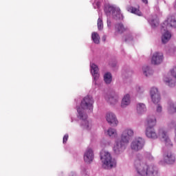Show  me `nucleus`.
<instances>
[{
  "instance_id": "nucleus-9",
  "label": "nucleus",
  "mask_w": 176,
  "mask_h": 176,
  "mask_svg": "<svg viewBox=\"0 0 176 176\" xmlns=\"http://www.w3.org/2000/svg\"><path fill=\"white\" fill-rule=\"evenodd\" d=\"M133 135H134V131L132 129H126L123 131L121 135V139H122L124 141H126L127 143L129 144Z\"/></svg>"
},
{
  "instance_id": "nucleus-27",
  "label": "nucleus",
  "mask_w": 176,
  "mask_h": 176,
  "mask_svg": "<svg viewBox=\"0 0 176 176\" xmlns=\"http://www.w3.org/2000/svg\"><path fill=\"white\" fill-rule=\"evenodd\" d=\"M168 110L169 113H174V112H176V107L174 106V104H170Z\"/></svg>"
},
{
  "instance_id": "nucleus-7",
  "label": "nucleus",
  "mask_w": 176,
  "mask_h": 176,
  "mask_svg": "<svg viewBox=\"0 0 176 176\" xmlns=\"http://www.w3.org/2000/svg\"><path fill=\"white\" fill-rule=\"evenodd\" d=\"M159 137L164 140L166 148H173V142H171V140H170V138L167 135V132L164 129L159 130Z\"/></svg>"
},
{
  "instance_id": "nucleus-22",
  "label": "nucleus",
  "mask_w": 176,
  "mask_h": 176,
  "mask_svg": "<svg viewBox=\"0 0 176 176\" xmlns=\"http://www.w3.org/2000/svg\"><path fill=\"white\" fill-rule=\"evenodd\" d=\"M104 10L107 13H111L112 16H115L116 13V8L111 6H108Z\"/></svg>"
},
{
  "instance_id": "nucleus-21",
  "label": "nucleus",
  "mask_w": 176,
  "mask_h": 176,
  "mask_svg": "<svg viewBox=\"0 0 176 176\" xmlns=\"http://www.w3.org/2000/svg\"><path fill=\"white\" fill-rule=\"evenodd\" d=\"M164 82L168 85V86H170V87H174V86H175V80L169 77L165 78Z\"/></svg>"
},
{
  "instance_id": "nucleus-34",
  "label": "nucleus",
  "mask_w": 176,
  "mask_h": 176,
  "mask_svg": "<svg viewBox=\"0 0 176 176\" xmlns=\"http://www.w3.org/2000/svg\"><path fill=\"white\" fill-rule=\"evenodd\" d=\"M102 41H103V42H105V41H107V36H103V37L102 38Z\"/></svg>"
},
{
  "instance_id": "nucleus-24",
  "label": "nucleus",
  "mask_w": 176,
  "mask_h": 176,
  "mask_svg": "<svg viewBox=\"0 0 176 176\" xmlns=\"http://www.w3.org/2000/svg\"><path fill=\"white\" fill-rule=\"evenodd\" d=\"M104 80L107 85H109L112 82V75L111 73H106L104 76Z\"/></svg>"
},
{
  "instance_id": "nucleus-25",
  "label": "nucleus",
  "mask_w": 176,
  "mask_h": 176,
  "mask_svg": "<svg viewBox=\"0 0 176 176\" xmlns=\"http://www.w3.org/2000/svg\"><path fill=\"white\" fill-rule=\"evenodd\" d=\"M107 135L109 137H116V135H118V133L116 132V129L113 128H109L107 130Z\"/></svg>"
},
{
  "instance_id": "nucleus-35",
  "label": "nucleus",
  "mask_w": 176,
  "mask_h": 176,
  "mask_svg": "<svg viewBox=\"0 0 176 176\" xmlns=\"http://www.w3.org/2000/svg\"><path fill=\"white\" fill-rule=\"evenodd\" d=\"M143 3H148V0H142Z\"/></svg>"
},
{
  "instance_id": "nucleus-10",
  "label": "nucleus",
  "mask_w": 176,
  "mask_h": 176,
  "mask_svg": "<svg viewBox=\"0 0 176 176\" xmlns=\"http://www.w3.org/2000/svg\"><path fill=\"white\" fill-rule=\"evenodd\" d=\"M150 94L151 100L154 104H157L160 101V94H159V91L157 88H151L150 91Z\"/></svg>"
},
{
  "instance_id": "nucleus-13",
  "label": "nucleus",
  "mask_w": 176,
  "mask_h": 176,
  "mask_svg": "<svg viewBox=\"0 0 176 176\" xmlns=\"http://www.w3.org/2000/svg\"><path fill=\"white\" fill-rule=\"evenodd\" d=\"M91 74L94 76V82H95V85L97 83V80H98V78H100V74H98V67L94 64L92 63L91 65Z\"/></svg>"
},
{
  "instance_id": "nucleus-23",
  "label": "nucleus",
  "mask_w": 176,
  "mask_h": 176,
  "mask_svg": "<svg viewBox=\"0 0 176 176\" xmlns=\"http://www.w3.org/2000/svg\"><path fill=\"white\" fill-rule=\"evenodd\" d=\"M91 38L93 41L96 44L98 45L100 43V35L97 32H93L91 34Z\"/></svg>"
},
{
  "instance_id": "nucleus-16",
  "label": "nucleus",
  "mask_w": 176,
  "mask_h": 176,
  "mask_svg": "<svg viewBox=\"0 0 176 176\" xmlns=\"http://www.w3.org/2000/svg\"><path fill=\"white\" fill-rule=\"evenodd\" d=\"M128 28L124 27L123 23H117L116 25V32H118V34H123V32H126Z\"/></svg>"
},
{
  "instance_id": "nucleus-1",
  "label": "nucleus",
  "mask_w": 176,
  "mask_h": 176,
  "mask_svg": "<svg viewBox=\"0 0 176 176\" xmlns=\"http://www.w3.org/2000/svg\"><path fill=\"white\" fill-rule=\"evenodd\" d=\"M93 104H94L93 98L87 96L81 101L80 107L77 109L78 116L81 120H83L82 124H85V129H89V121L86 120V119H87V114L85 113L83 111H85V109L93 111Z\"/></svg>"
},
{
  "instance_id": "nucleus-3",
  "label": "nucleus",
  "mask_w": 176,
  "mask_h": 176,
  "mask_svg": "<svg viewBox=\"0 0 176 176\" xmlns=\"http://www.w3.org/2000/svg\"><path fill=\"white\" fill-rule=\"evenodd\" d=\"M100 159L102 162V167L106 170H111V168L116 167V160L112 158V155L109 152L102 151L100 153Z\"/></svg>"
},
{
  "instance_id": "nucleus-11",
  "label": "nucleus",
  "mask_w": 176,
  "mask_h": 176,
  "mask_svg": "<svg viewBox=\"0 0 176 176\" xmlns=\"http://www.w3.org/2000/svg\"><path fill=\"white\" fill-rule=\"evenodd\" d=\"M106 119L108 123L111 124V126H118V123H119L118 119L116 118V116H115L113 113H107L106 116Z\"/></svg>"
},
{
  "instance_id": "nucleus-19",
  "label": "nucleus",
  "mask_w": 176,
  "mask_h": 176,
  "mask_svg": "<svg viewBox=\"0 0 176 176\" xmlns=\"http://www.w3.org/2000/svg\"><path fill=\"white\" fill-rule=\"evenodd\" d=\"M146 111V107L143 103H138L137 104V112L138 113H144Z\"/></svg>"
},
{
  "instance_id": "nucleus-6",
  "label": "nucleus",
  "mask_w": 176,
  "mask_h": 176,
  "mask_svg": "<svg viewBox=\"0 0 176 176\" xmlns=\"http://www.w3.org/2000/svg\"><path fill=\"white\" fill-rule=\"evenodd\" d=\"M145 144V141L142 138H135L131 144V148L132 151L135 152H138V151H141L142 148H144V144Z\"/></svg>"
},
{
  "instance_id": "nucleus-36",
  "label": "nucleus",
  "mask_w": 176,
  "mask_h": 176,
  "mask_svg": "<svg viewBox=\"0 0 176 176\" xmlns=\"http://www.w3.org/2000/svg\"><path fill=\"white\" fill-rule=\"evenodd\" d=\"M109 24H111V21H107V25H109Z\"/></svg>"
},
{
  "instance_id": "nucleus-26",
  "label": "nucleus",
  "mask_w": 176,
  "mask_h": 176,
  "mask_svg": "<svg viewBox=\"0 0 176 176\" xmlns=\"http://www.w3.org/2000/svg\"><path fill=\"white\" fill-rule=\"evenodd\" d=\"M106 100L110 102V104H116L118 102V96L106 97Z\"/></svg>"
},
{
  "instance_id": "nucleus-28",
  "label": "nucleus",
  "mask_w": 176,
  "mask_h": 176,
  "mask_svg": "<svg viewBox=\"0 0 176 176\" xmlns=\"http://www.w3.org/2000/svg\"><path fill=\"white\" fill-rule=\"evenodd\" d=\"M98 28L99 30H101L104 28V23H102V19L100 18L98 19Z\"/></svg>"
},
{
  "instance_id": "nucleus-18",
  "label": "nucleus",
  "mask_w": 176,
  "mask_h": 176,
  "mask_svg": "<svg viewBox=\"0 0 176 176\" xmlns=\"http://www.w3.org/2000/svg\"><path fill=\"white\" fill-rule=\"evenodd\" d=\"M148 21L151 24V25H153L154 27H156V25H159V19H157V16H151L148 18Z\"/></svg>"
},
{
  "instance_id": "nucleus-14",
  "label": "nucleus",
  "mask_w": 176,
  "mask_h": 176,
  "mask_svg": "<svg viewBox=\"0 0 176 176\" xmlns=\"http://www.w3.org/2000/svg\"><path fill=\"white\" fill-rule=\"evenodd\" d=\"M164 160L167 164H173L175 163V157L171 152H168L164 155Z\"/></svg>"
},
{
  "instance_id": "nucleus-33",
  "label": "nucleus",
  "mask_w": 176,
  "mask_h": 176,
  "mask_svg": "<svg viewBox=\"0 0 176 176\" xmlns=\"http://www.w3.org/2000/svg\"><path fill=\"white\" fill-rule=\"evenodd\" d=\"M162 109V106L158 104L157 107V112H161Z\"/></svg>"
},
{
  "instance_id": "nucleus-8",
  "label": "nucleus",
  "mask_w": 176,
  "mask_h": 176,
  "mask_svg": "<svg viewBox=\"0 0 176 176\" xmlns=\"http://www.w3.org/2000/svg\"><path fill=\"white\" fill-rule=\"evenodd\" d=\"M163 53L162 52H155L151 58V64L153 65H159V64H162L163 63Z\"/></svg>"
},
{
  "instance_id": "nucleus-17",
  "label": "nucleus",
  "mask_w": 176,
  "mask_h": 176,
  "mask_svg": "<svg viewBox=\"0 0 176 176\" xmlns=\"http://www.w3.org/2000/svg\"><path fill=\"white\" fill-rule=\"evenodd\" d=\"M129 104H130V95L126 94L122 98L121 107H122V108H125V107H127V105H129Z\"/></svg>"
},
{
  "instance_id": "nucleus-15",
  "label": "nucleus",
  "mask_w": 176,
  "mask_h": 176,
  "mask_svg": "<svg viewBox=\"0 0 176 176\" xmlns=\"http://www.w3.org/2000/svg\"><path fill=\"white\" fill-rule=\"evenodd\" d=\"M127 11L133 13V14H136L137 16H142V12L140 11V7L138 8L129 6L127 7Z\"/></svg>"
},
{
  "instance_id": "nucleus-20",
  "label": "nucleus",
  "mask_w": 176,
  "mask_h": 176,
  "mask_svg": "<svg viewBox=\"0 0 176 176\" xmlns=\"http://www.w3.org/2000/svg\"><path fill=\"white\" fill-rule=\"evenodd\" d=\"M142 70H143V74L144 75H145V76H151V75L153 74V72L152 71V69H151V68H149V67L148 66H144L142 68Z\"/></svg>"
},
{
  "instance_id": "nucleus-5",
  "label": "nucleus",
  "mask_w": 176,
  "mask_h": 176,
  "mask_svg": "<svg viewBox=\"0 0 176 176\" xmlns=\"http://www.w3.org/2000/svg\"><path fill=\"white\" fill-rule=\"evenodd\" d=\"M127 145H129L127 141H124L122 139L116 140L113 147L114 153L116 155H120V153L124 152Z\"/></svg>"
},
{
  "instance_id": "nucleus-29",
  "label": "nucleus",
  "mask_w": 176,
  "mask_h": 176,
  "mask_svg": "<svg viewBox=\"0 0 176 176\" xmlns=\"http://www.w3.org/2000/svg\"><path fill=\"white\" fill-rule=\"evenodd\" d=\"M115 19H120L122 14L120 13V9L116 10V14L115 15H113Z\"/></svg>"
},
{
  "instance_id": "nucleus-30",
  "label": "nucleus",
  "mask_w": 176,
  "mask_h": 176,
  "mask_svg": "<svg viewBox=\"0 0 176 176\" xmlns=\"http://www.w3.org/2000/svg\"><path fill=\"white\" fill-rule=\"evenodd\" d=\"M170 75L176 79V67H173V69L170 70Z\"/></svg>"
},
{
  "instance_id": "nucleus-4",
  "label": "nucleus",
  "mask_w": 176,
  "mask_h": 176,
  "mask_svg": "<svg viewBox=\"0 0 176 176\" xmlns=\"http://www.w3.org/2000/svg\"><path fill=\"white\" fill-rule=\"evenodd\" d=\"M156 126V118L155 117L148 118L147 120V128L146 130V135L148 138H152L156 140L157 138V134L155 131V127Z\"/></svg>"
},
{
  "instance_id": "nucleus-2",
  "label": "nucleus",
  "mask_w": 176,
  "mask_h": 176,
  "mask_svg": "<svg viewBox=\"0 0 176 176\" xmlns=\"http://www.w3.org/2000/svg\"><path fill=\"white\" fill-rule=\"evenodd\" d=\"M176 28V20L173 16H169L166 21H165L162 26L161 30L165 31L164 34H162V43H167L170 39H171V34L166 30L168 28Z\"/></svg>"
},
{
  "instance_id": "nucleus-37",
  "label": "nucleus",
  "mask_w": 176,
  "mask_h": 176,
  "mask_svg": "<svg viewBox=\"0 0 176 176\" xmlns=\"http://www.w3.org/2000/svg\"><path fill=\"white\" fill-rule=\"evenodd\" d=\"M138 89L139 90H141V87H138Z\"/></svg>"
},
{
  "instance_id": "nucleus-31",
  "label": "nucleus",
  "mask_w": 176,
  "mask_h": 176,
  "mask_svg": "<svg viewBox=\"0 0 176 176\" xmlns=\"http://www.w3.org/2000/svg\"><path fill=\"white\" fill-rule=\"evenodd\" d=\"M68 138H69L68 134L65 135L64 137H63V144H67V141H68Z\"/></svg>"
},
{
  "instance_id": "nucleus-32",
  "label": "nucleus",
  "mask_w": 176,
  "mask_h": 176,
  "mask_svg": "<svg viewBox=\"0 0 176 176\" xmlns=\"http://www.w3.org/2000/svg\"><path fill=\"white\" fill-rule=\"evenodd\" d=\"M127 41H133V36H128L125 38V42H127Z\"/></svg>"
},
{
  "instance_id": "nucleus-12",
  "label": "nucleus",
  "mask_w": 176,
  "mask_h": 176,
  "mask_svg": "<svg viewBox=\"0 0 176 176\" xmlns=\"http://www.w3.org/2000/svg\"><path fill=\"white\" fill-rule=\"evenodd\" d=\"M93 159H94V153L91 148H88L84 154V160L86 163H90L93 162Z\"/></svg>"
}]
</instances>
